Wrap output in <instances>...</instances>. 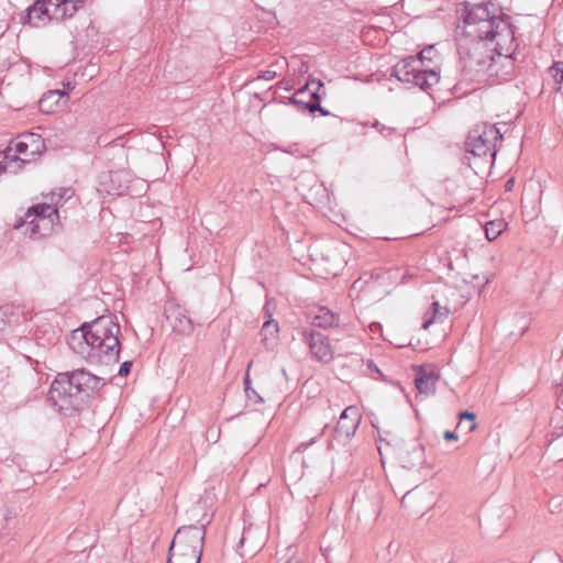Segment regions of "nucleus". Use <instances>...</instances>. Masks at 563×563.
Here are the masks:
<instances>
[{"mask_svg": "<svg viewBox=\"0 0 563 563\" xmlns=\"http://www.w3.org/2000/svg\"><path fill=\"white\" fill-rule=\"evenodd\" d=\"M433 55V47H426L419 55L409 56L398 62L393 68L391 76L399 81L411 84L423 91H428L440 80L438 70L430 65Z\"/></svg>", "mask_w": 563, "mask_h": 563, "instance_id": "obj_3", "label": "nucleus"}, {"mask_svg": "<svg viewBox=\"0 0 563 563\" xmlns=\"http://www.w3.org/2000/svg\"><path fill=\"white\" fill-rule=\"evenodd\" d=\"M279 331L278 323L269 318L266 320L261 329V340L262 343L265 345L266 349H272L277 340V334Z\"/></svg>", "mask_w": 563, "mask_h": 563, "instance_id": "obj_21", "label": "nucleus"}, {"mask_svg": "<svg viewBox=\"0 0 563 563\" xmlns=\"http://www.w3.org/2000/svg\"><path fill=\"white\" fill-rule=\"evenodd\" d=\"M325 428H327V426L323 427L322 431L317 437L311 438L310 441L301 442L296 448V452H298V453L305 452L310 445H312L317 441L318 438H320L323 434Z\"/></svg>", "mask_w": 563, "mask_h": 563, "instance_id": "obj_32", "label": "nucleus"}, {"mask_svg": "<svg viewBox=\"0 0 563 563\" xmlns=\"http://www.w3.org/2000/svg\"><path fill=\"white\" fill-rule=\"evenodd\" d=\"M311 323L319 328H331L338 324L339 316L325 307H318L311 314Z\"/></svg>", "mask_w": 563, "mask_h": 563, "instance_id": "obj_19", "label": "nucleus"}, {"mask_svg": "<svg viewBox=\"0 0 563 563\" xmlns=\"http://www.w3.org/2000/svg\"><path fill=\"white\" fill-rule=\"evenodd\" d=\"M439 375L434 371H421L415 378V385L420 394L431 395L435 391Z\"/></svg>", "mask_w": 563, "mask_h": 563, "instance_id": "obj_20", "label": "nucleus"}, {"mask_svg": "<svg viewBox=\"0 0 563 563\" xmlns=\"http://www.w3.org/2000/svg\"><path fill=\"white\" fill-rule=\"evenodd\" d=\"M302 340L308 345L311 357L321 363H330L334 351L329 339L318 331H302Z\"/></svg>", "mask_w": 563, "mask_h": 563, "instance_id": "obj_12", "label": "nucleus"}, {"mask_svg": "<svg viewBox=\"0 0 563 563\" xmlns=\"http://www.w3.org/2000/svg\"><path fill=\"white\" fill-rule=\"evenodd\" d=\"M58 219L57 208H53L49 203H38L25 212L16 228H25V232H30L31 236H46L54 231Z\"/></svg>", "mask_w": 563, "mask_h": 563, "instance_id": "obj_8", "label": "nucleus"}, {"mask_svg": "<svg viewBox=\"0 0 563 563\" xmlns=\"http://www.w3.org/2000/svg\"><path fill=\"white\" fill-rule=\"evenodd\" d=\"M244 385H245V394L249 400L253 401L254 404H262L264 402L263 398L260 396V394L251 387V380L249 375L244 378Z\"/></svg>", "mask_w": 563, "mask_h": 563, "instance_id": "obj_27", "label": "nucleus"}, {"mask_svg": "<svg viewBox=\"0 0 563 563\" xmlns=\"http://www.w3.org/2000/svg\"><path fill=\"white\" fill-rule=\"evenodd\" d=\"M432 307H433L432 317L426 318V320L422 324V328L424 330H427L430 327V324H432L433 322L443 321L449 313V309L445 307H440L438 301H434L432 303Z\"/></svg>", "mask_w": 563, "mask_h": 563, "instance_id": "obj_24", "label": "nucleus"}, {"mask_svg": "<svg viewBox=\"0 0 563 563\" xmlns=\"http://www.w3.org/2000/svg\"><path fill=\"white\" fill-rule=\"evenodd\" d=\"M74 196V190L71 188H60L58 191L52 192V202L54 203L53 208H59L64 202L71 199Z\"/></svg>", "mask_w": 563, "mask_h": 563, "instance_id": "obj_25", "label": "nucleus"}, {"mask_svg": "<svg viewBox=\"0 0 563 563\" xmlns=\"http://www.w3.org/2000/svg\"><path fill=\"white\" fill-rule=\"evenodd\" d=\"M16 152L21 156V163H31L35 161L44 151V140L40 134L27 133L13 140Z\"/></svg>", "mask_w": 563, "mask_h": 563, "instance_id": "obj_13", "label": "nucleus"}, {"mask_svg": "<svg viewBox=\"0 0 563 563\" xmlns=\"http://www.w3.org/2000/svg\"><path fill=\"white\" fill-rule=\"evenodd\" d=\"M321 550H322L323 555L325 556L327 561H329L331 549L329 547H324V548L322 547Z\"/></svg>", "mask_w": 563, "mask_h": 563, "instance_id": "obj_37", "label": "nucleus"}, {"mask_svg": "<svg viewBox=\"0 0 563 563\" xmlns=\"http://www.w3.org/2000/svg\"><path fill=\"white\" fill-rule=\"evenodd\" d=\"M276 76H277V74H276V71H275V70L266 69V70H262V71L258 74L257 79L272 80V79H274Z\"/></svg>", "mask_w": 563, "mask_h": 563, "instance_id": "obj_33", "label": "nucleus"}, {"mask_svg": "<svg viewBox=\"0 0 563 563\" xmlns=\"http://www.w3.org/2000/svg\"><path fill=\"white\" fill-rule=\"evenodd\" d=\"M494 44L462 42L459 54L463 73L472 80H486Z\"/></svg>", "mask_w": 563, "mask_h": 563, "instance_id": "obj_7", "label": "nucleus"}, {"mask_svg": "<svg viewBox=\"0 0 563 563\" xmlns=\"http://www.w3.org/2000/svg\"><path fill=\"white\" fill-rule=\"evenodd\" d=\"M408 495H409V493L402 497V503L406 501V498H407Z\"/></svg>", "mask_w": 563, "mask_h": 563, "instance_id": "obj_43", "label": "nucleus"}, {"mask_svg": "<svg viewBox=\"0 0 563 563\" xmlns=\"http://www.w3.org/2000/svg\"><path fill=\"white\" fill-rule=\"evenodd\" d=\"M316 86V89L317 91H319L321 88H323V82L319 79H311L309 80L305 87L298 89L294 96L289 99L290 103L292 104H298V106H301V109L302 110H307L306 109V101L303 100V97L306 95H308V92L310 93L312 90H311V87Z\"/></svg>", "mask_w": 563, "mask_h": 563, "instance_id": "obj_22", "label": "nucleus"}, {"mask_svg": "<svg viewBox=\"0 0 563 563\" xmlns=\"http://www.w3.org/2000/svg\"><path fill=\"white\" fill-rule=\"evenodd\" d=\"M285 563H302V562L297 558H290Z\"/></svg>", "mask_w": 563, "mask_h": 563, "instance_id": "obj_38", "label": "nucleus"}, {"mask_svg": "<svg viewBox=\"0 0 563 563\" xmlns=\"http://www.w3.org/2000/svg\"><path fill=\"white\" fill-rule=\"evenodd\" d=\"M503 135L495 125L481 124L476 125L468 132L465 141L466 159L468 166L475 169L476 162H471V157L479 159L492 166L497 154V143H501Z\"/></svg>", "mask_w": 563, "mask_h": 563, "instance_id": "obj_4", "label": "nucleus"}, {"mask_svg": "<svg viewBox=\"0 0 563 563\" xmlns=\"http://www.w3.org/2000/svg\"><path fill=\"white\" fill-rule=\"evenodd\" d=\"M48 397L58 411L65 415L78 411L84 405L70 373L58 374L51 386Z\"/></svg>", "mask_w": 563, "mask_h": 563, "instance_id": "obj_9", "label": "nucleus"}, {"mask_svg": "<svg viewBox=\"0 0 563 563\" xmlns=\"http://www.w3.org/2000/svg\"><path fill=\"white\" fill-rule=\"evenodd\" d=\"M506 229V222L503 220L489 221L485 225V235L488 241L496 240Z\"/></svg>", "mask_w": 563, "mask_h": 563, "instance_id": "obj_23", "label": "nucleus"}, {"mask_svg": "<svg viewBox=\"0 0 563 563\" xmlns=\"http://www.w3.org/2000/svg\"><path fill=\"white\" fill-rule=\"evenodd\" d=\"M367 365L369 368H375L376 372H378V368L375 366V364L373 363V361H368L367 362Z\"/></svg>", "mask_w": 563, "mask_h": 563, "instance_id": "obj_39", "label": "nucleus"}, {"mask_svg": "<svg viewBox=\"0 0 563 563\" xmlns=\"http://www.w3.org/2000/svg\"><path fill=\"white\" fill-rule=\"evenodd\" d=\"M165 313L174 331L183 335H188L192 332L194 322L185 309L178 306H169L165 309Z\"/></svg>", "mask_w": 563, "mask_h": 563, "instance_id": "obj_15", "label": "nucleus"}, {"mask_svg": "<svg viewBox=\"0 0 563 563\" xmlns=\"http://www.w3.org/2000/svg\"><path fill=\"white\" fill-rule=\"evenodd\" d=\"M86 0H36L26 11L23 23L34 27L71 18Z\"/></svg>", "mask_w": 563, "mask_h": 563, "instance_id": "obj_6", "label": "nucleus"}, {"mask_svg": "<svg viewBox=\"0 0 563 563\" xmlns=\"http://www.w3.org/2000/svg\"><path fill=\"white\" fill-rule=\"evenodd\" d=\"M120 325L110 316H101L74 330L69 347L90 364L111 365L119 362Z\"/></svg>", "mask_w": 563, "mask_h": 563, "instance_id": "obj_1", "label": "nucleus"}, {"mask_svg": "<svg viewBox=\"0 0 563 563\" xmlns=\"http://www.w3.org/2000/svg\"><path fill=\"white\" fill-rule=\"evenodd\" d=\"M131 367H132V362H130V361L123 362L119 368V375L126 376L130 373Z\"/></svg>", "mask_w": 563, "mask_h": 563, "instance_id": "obj_34", "label": "nucleus"}, {"mask_svg": "<svg viewBox=\"0 0 563 563\" xmlns=\"http://www.w3.org/2000/svg\"><path fill=\"white\" fill-rule=\"evenodd\" d=\"M464 420H468L470 421L468 431H473L476 428L475 415L474 413H472L470 411L461 412L460 413V422H462Z\"/></svg>", "mask_w": 563, "mask_h": 563, "instance_id": "obj_31", "label": "nucleus"}, {"mask_svg": "<svg viewBox=\"0 0 563 563\" xmlns=\"http://www.w3.org/2000/svg\"><path fill=\"white\" fill-rule=\"evenodd\" d=\"M21 156L16 152L13 141L0 152V172L16 173L21 167Z\"/></svg>", "mask_w": 563, "mask_h": 563, "instance_id": "obj_18", "label": "nucleus"}, {"mask_svg": "<svg viewBox=\"0 0 563 563\" xmlns=\"http://www.w3.org/2000/svg\"><path fill=\"white\" fill-rule=\"evenodd\" d=\"M512 183H514V179H509V180H507V183H506V187H507V188H509V187L512 185Z\"/></svg>", "mask_w": 563, "mask_h": 563, "instance_id": "obj_41", "label": "nucleus"}, {"mask_svg": "<svg viewBox=\"0 0 563 563\" xmlns=\"http://www.w3.org/2000/svg\"><path fill=\"white\" fill-rule=\"evenodd\" d=\"M68 95L63 90H49L38 101L42 112L53 113L68 101Z\"/></svg>", "mask_w": 563, "mask_h": 563, "instance_id": "obj_17", "label": "nucleus"}, {"mask_svg": "<svg viewBox=\"0 0 563 563\" xmlns=\"http://www.w3.org/2000/svg\"><path fill=\"white\" fill-rule=\"evenodd\" d=\"M493 3H465L463 10V42H484L511 46L512 26L496 12Z\"/></svg>", "mask_w": 563, "mask_h": 563, "instance_id": "obj_2", "label": "nucleus"}, {"mask_svg": "<svg viewBox=\"0 0 563 563\" xmlns=\"http://www.w3.org/2000/svg\"><path fill=\"white\" fill-rule=\"evenodd\" d=\"M444 439L445 440H457V434L454 433L453 431H445Z\"/></svg>", "mask_w": 563, "mask_h": 563, "instance_id": "obj_36", "label": "nucleus"}, {"mask_svg": "<svg viewBox=\"0 0 563 563\" xmlns=\"http://www.w3.org/2000/svg\"><path fill=\"white\" fill-rule=\"evenodd\" d=\"M7 328V321L4 318V312L0 309V336L3 334Z\"/></svg>", "mask_w": 563, "mask_h": 563, "instance_id": "obj_35", "label": "nucleus"}, {"mask_svg": "<svg viewBox=\"0 0 563 563\" xmlns=\"http://www.w3.org/2000/svg\"><path fill=\"white\" fill-rule=\"evenodd\" d=\"M203 540V526L179 528L172 541L167 563H200Z\"/></svg>", "mask_w": 563, "mask_h": 563, "instance_id": "obj_5", "label": "nucleus"}, {"mask_svg": "<svg viewBox=\"0 0 563 563\" xmlns=\"http://www.w3.org/2000/svg\"><path fill=\"white\" fill-rule=\"evenodd\" d=\"M246 541V532L243 533L241 540H240V545L243 547L244 542Z\"/></svg>", "mask_w": 563, "mask_h": 563, "instance_id": "obj_40", "label": "nucleus"}, {"mask_svg": "<svg viewBox=\"0 0 563 563\" xmlns=\"http://www.w3.org/2000/svg\"><path fill=\"white\" fill-rule=\"evenodd\" d=\"M551 424L563 433V409L556 408L551 417Z\"/></svg>", "mask_w": 563, "mask_h": 563, "instance_id": "obj_29", "label": "nucleus"}, {"mask_svg": "<svg viewBox=\"0 0 563 563\" xmlns=\"http://www.w3.org/2000/svg\"><path fill=\"white\" fill-rule=\"evenodd\" d=\"M373 128L377 129L383 136H389L396 132L395 128L386 126L378 122L377 120L373 123Z\"/></svg>", "mask_w": 563, "mask_h": 563, "instance_id": "obj_30", "label": "nucleus"}, {"mask_svg": "<svg viewBox=\"0 0 563 563\" xmlns=\"http://www.w3.org/2000/svg\"><path fill=\"white\" fill-rule=\"evenodd\" d=\"M70 374L73 376V384H75V388H77L79 395L82 397L84 404L102 386L101 378L85 369H76Z\"/></svg>", "mask_w": 563, "mask_h": 563, "instance_id": "obj_14", "label": "nucleus"}, {"mask_svg": "<svg viewBox=\"0 0 563 563\" xmlns=\"http://www.w3.org/2000/svg\"><path fill=\"white\" fill-rule=\"evenodd\" d=\"M379 442H385L387 446L394 449L397 460L404 468L412 470L424 462V449L416 439L406 442L404 439L393 437L390 440L380 438Z\"/></svg>", "mask_w": 563, "mask_h": 563, "instance_id": "obj_11", "label": "nucleus"}, {"mask_svg": "<svg viewBox=\"0 0 563 563\" xmlns=\"http://www.w3.org/2000/svg\"><path fill=\"white\" fill-rule=\"evenodd\" d=\"M282 374L287 379V372H286V369L284 367L282 368Z\"/></svg>", "mask_w": 563, "mask_h": 563, "instance_id": "obj_42", "label": "nucleus"}, {"mask_svg": "<svg viewBox=\"0 0 563 563\" xmlns=\"http://www.w3.org/2000/svg\"><path fill=\"white\" fill-rule=\"evenodd\" d=\"M306 109L313 113L316 111L320 112L322 115H329L330 112L321 107L320 104V95L319 91L313 90L310 92V100L306 103Z\"/></svg>", "mask_w": 563, "mask_h": 563, "instance_id": "obj_26", "label": "nucleus"}, {"mask_svg": "<svg viewBox=\"0 0 563 563\" xmlns=\"http://www.w3.org/2000/svg\"><path fill=\"white\" fill-rule=\"evenodd\" d=\"M360 419V413L356 407H346L340 416V419L335 427V432L340 437H344L346 439L351 438L352 435H354L358 427Z\"/></svg>", "mask_w": 563, "mask_h": 563, "instance_id": "obj_16", "label": "nucleus"}, {"mask_svg": "<svg viewBox=\"0 0 563 563\" xmlns=\"http://www.w3.org/2000/svg\"><path fill=\"white\" fill-rule=\"evenodd\" d=\"M507 47V45L494 44L486 79L495 77L506 80L514 74L517 59L515 53L518 47L515 34L512 35L511 46L509 49Z\"/></svg>", "mask_w": 563, "mask_h": 563, "instance_id": "obj_10", "label": "nucleus"}, {"mask_svg": "<svg viewBox=\"0 0 563 563\" xmlns=\"http://www.w3.org/2000/svg\"><path fill=\"white\" fill-rule=\"evenodd\" d=\"M549 71L555 82L561 84L563 81V62H555L550 67Z\"/></svg>", "mask_w": 563, "mask_h": 563, "instance_id": "obj_28", "label": "nucleus"}]
</instances>
